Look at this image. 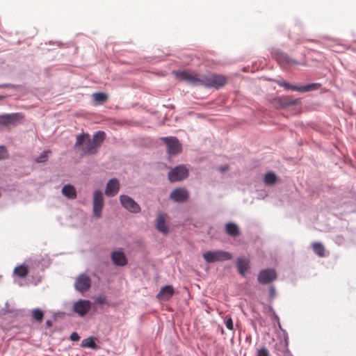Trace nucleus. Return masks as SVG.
<instances>
[{"mask_svg": "<svg viewBox=\"0 0 356 356\" xmlns=\"http://www.w3.org/2000/svg\"><path fill=\"white\" fill-rule=\"evenodd\" d=\"M95 302L100 305L104 304L105 298L103 297H99L96 299Z\"/></svg>", "mask_w": 356, "mask_h": 356, "instance_id": "obj_37", "label": "nucleus"}, {"mask_svg": "<svg viewBox=\"0 0 356 356\" xmlns=\"http://www.w3.org/2000/svg\"><path fill=\"white\" fill-rule=\"evenodd\" d=\"M47 325H49V326H51V321H47Z\"/></svg>", "mask_w": 356, "mask_h": 356, "instance_id": "obj_38", "label": "nucleus"}, {"mask_svg": "<svg viewBox=\"0 0 356 356\" xmlns=\"http://www.w3.org/2000/svg\"><path fill=\"white\" fill-rule=\"evenodd\" d=\"M312 249L315 254H316L320 257H323L325 256V250L324 246L318 242H315L312 243Z\"/></svg>", "mask_w": 356, "mask_h": 356, "instance_id": "obj_25", "label": "nucleus"}, {"mask_svg": "<svg viewBox=\"0 0 356 356\" xmlns=\"http://www.w3.org/2000/svg\"><path fill=\"white\" fill-rule=\"evenodd\" d=\"M22 119L20 113H10L0 115V125L15 124L17 122Z\"/></svg>", "mask_w": 356, "mask_h": 356, "instance_id": "obj_14", "label": "nucleus"}, {"mask_svg": "<svg viewBox=\"0 0 356 356\" xmlns=\"http://www.w3.org/2000/svg\"><path fill=\"white\" fill-rule=\"evenodd\" d=\"M225 325L227 328L229 330H232L234 329L233 321L230 316L226 317Z\"/></svg>", "mask_w": 356, "mask_h": 356, "instance_id": "obj_33", "label": "nucleus"}, {"mask_svg": "<svg viewBox=\"0 0 356 356\" xmlns=\"http://www.w3.org/2000/svg\"><path fill=\"white\" fill-rule=\"evenodd\" d=\"M120 189V184L117 179H111L106 184L105 194L107 196H114Z\"/></svg>", "mask_w": 356, "mask_h": 356, "instance_id": "obj_16", "label": "nucleus"}, {"mask_svg": "<svg viewBox=\"0 0 356 356\" xmlns=\"http://www.w3.org/2000/svg\"><path fill=\"white\" fill-rule=\"evenodd\" d=\"M74 147L81 152L82 156L95 154L97 149L92 143L88 134H82L76 136V141Z\"/></svg>", "mask_w": 356, "mask_h": 356, "instance_id": "obj_1", "label": "nucleus"}, {"mask_svg": "<svg viewBox=\"0 0 356 356\" xmlns=\"http://www.w3.org/2000/svg\"><path fill=\"white\" fill-rule=\"evenodd\" d=\"M91 286V280L89 276L81 274L76 280L74 283L75 289L79 292L87 291Z\"/></svg>", "mask_w": 356, "mask_h": 356, "instance_id": "obj_12", "label": "nucleus"}, {"mask_svg": "<svg viewBox=\"0 0 356 356\" xmlns=\"http://www.w3.org/2000/svg\"><path fill=\"white\" fill-rule=\"evenodd\" d=\"M275 58L278 63L282 67L291 66L294 65H305L306 64L305 58L302 61H296V60L291 58L289 55L284 54H277Z\"/></svg>", "mask_w": 356, "mask_h": 356, "instance_id": "obj_13", "label": "nucleus"}, {"mask_svg": "<svg viewBox=\"0 0 356 356\" xmlns=\"http://www.w3.org/2000/svg\"><path fill=\"white\" fill-rule=\"evenodd\" d=\"M277 180L276 175L273 172H268L266 174L264 177V181L266 184L272 185L275 183Z\"/></svg>", "mask_w": 356, "mask_h": 356, "instance_id": "obj_28", "label": "nucleus"}, {"mask_svg": "<svg viewBox=\"0 0 356 356\" xmlns=\"http://www.w3.org/2000/svg\"><path fill=\"white\" fill-rule=\"evenodd\" d=\"M62 193L69 199H75L76 197V189L71 184L65 185L62 188Z\"/></svg>", "mask_w": 356, "mask_h": 356, "instance_id": "obj_21", "label": "nucleus"}, {"mask_svg": "<svg viewBox=\"0 0 356 356\" xmlns=\"http://www.w3.org/2000/svg\"><path fill=\"white\" fill-rule=\"evenodd\" d=\"M173 73L177 79L181 81L194 85L201 84V79L197 77L196 74L194 73L186 71H175Z\"/></svg>", "mask_w": 356, "mask_h": 356, "instance_id": "obj_10", "label": "nucleus"}, {"mask_svg": "<svg viewBox=\"0 0 356 356\" xmlns=\"http://www.w3.org/2000/svg\"><path fill=\"white\" fill-rule=\"evenodd\" d=\"M81 346L83 348H90L92 349H97V348L93 337H88L83 339L81 342Z\"/></svg>", "mask_w": 356, "mask_h": 356, "instance_id": "obj_26", "label": "nucleus"}, {"mask_svg": "<svg viewBox=\"0 0 356 356\" xmlns=\"http://www.w3.org/2000/svg\"><path fill=\"white\" fill-rule=\"evenodd\" d=\"M175 291L171 285H166L162 287L157 294V298L161 300H168L174 294Z\"/></svg>", "mask_w": 356, "mask_h": 356, "instance_id": "obj_18", "label": "nucleus"}, {"mask_svg": "<svg viewBox=\"0 0 356 356\" xmlns=\"http://www.w3.org/2000/svg\"><path fill=\"white\" fill-rule=\"evenodd\" d=\"M79 335L76 332H73L70 335V339L73 341H79Z\"/></svg>", "mask_w": 356, "mask_h": 356, "instance_id": "obj_35", "label": "nucleus"}, {"mask_svg": "<svg viewBox=\"0 0 356 356\" xmlns=\"http://www.w3.org/2000/svg\"><path fill=\"white\" fill-rule=\"evenodd\" d=\"M13 273L17 277L24 278L29 273L28 267L25 265H20L15 268Z\"/></svg>", "mask_w": 356, "mask_h": 356, "instance_id": "obj_24", "label": "nucleus"}, {"mask_svg": "<svg viewBox=\"0 0 356 356\" xmlns=\"http://www.w3.org/2000/svg\"><path fill=\"white\" fill-rule=\"evenodd\" d=\"M51 154L50 150L43 152L40 156L35 159L37 163H44L48 159V155Z\"/></svg>", "mask_w": 356, "mask_h": 356, "instance_id": "obj_30", "label": "nucleus"}, {"mask_svg": "<svg viewBox=\"0 0 356 356\" xmlns=\"http://www.w3.org/2000/svg\"><path fill=\"white\" fill-rule=\"evenodd\" d=\"M111 259L116 266H124L127 263L124 254L121 251L113 252L111 254Z\"/></svg>", "mask_w": 356, "mask_h": 356, "instance_id": "obj_19", "label": "nucleus"}, {"mask_svg": "<svg viewBox=\"0 0 356 356\" xmlns=\"http://www.w3.org/2000/svg\"><path fill=\"white\" fill-rule=\"evenodd\" d=\"M269 296L271 299L274 298L275 297V293H276V291H275V288L273 286H270L269 287Z\"/></svg>", "mask_w": 356, "mask_h": 356, "instance_id": "obj_34", "label": "nucleus"}, {"mask_svg": "<svg viewBox=\"0 0 356 356\" xmlns=\"http://www.w3.org/2000/svg\"><path fill=\"white\" fill-rule=\"evenodd\" d=\"M227 169V168H222V171H225V170H226Z\"/></svg>", "mask_w": 356, "mask_h": 356, "instance_id": "obj_39", "label": "nucleus"}, {"mask_svg": "<svg viewBox=\"0 0 356 356\" xmlns=\"http://www.w3.org/2000/svg\"><path fill=\"white\" fill-rule=\"evenodd\" d=\"M106 138V134L102 131H99L96 132L91 139L92 143L94 144L97 149L101 146L102 143L104 140Z\"/></svg>", "mask_w": 356, "mask_h": 356, "instance_id": "obj_22", "label": "nucleus"}, {"mask_svg": "<svg viewBox=\"0 0 356 356\" xmlns=\"http://www.w3.org/2000/svg\"><path fill=\"white\" fill-rule=\"evenodd\" d=\"M31 316L36 321L41 322L44 317V313L42 310L35 309L32 311Z\"/></svg>", "mask_w": 356, "mask_h": 356, "instance_id": "obj_27", "label": "nucleus"}, {"mask_svg": "<svg viewBox=\"0 0 356 356\" xmlns=\"http://www.w3.org/2000/svg\"><path fill=\"white\" fill-rule=\"evenodd\" d=\"M257 356H270V354L266 347H262L257 350Z\"/></svg>", "mask_w": 356, "mask_h": 356, "instance_id": "obj_32", "label": "nucleus"}, {"mask_svg": "<svg viewBox=\"0 0 356 356\" xmlns=\"http://www.w3.org/2000/svg\"><path fill=\"white\" fill-rule=\"evenodd\" d=\"M237 267L239 273L243 276L250 268V261L246 258L239 257L237 260Z\"/></svg>", "mask_w": 356, "mask_h": 356, "instance_id": "obj_20", "label": "nucleus"}, {"mask_svg": "<svg viewBox=\"0 0 356 356\" xmlns=\"http://www.w3.org/2000/svg\"><path fill=\"white\" fill-rule=\"evenodd\" d=\"M189 197L188 192L184 188H177L170 194V198L177 202H184Z\"/></svg>", "mask_w": 356, "mask_h": 356, "instance_id": "obj_15", "label": "nucleus"}, {"mask_svg": "<svg viewBox=\"0 0 356 356\" xmlns=\"http://www.w3.org/2000/svg\"><path fill=\"white\" fill-rule=\"evenodd\" d=\"M225 229L227 234L231 236H236L240 234L238 226L233 222L227 223Z\"/></svg>", "mask_w": 356, "mask_h": 356, "instance_id": "obj_23", "label": "nucleus"}, {"mask_svg": "<svg viewBox=\"0 0 356 356\" xmlns=\"http://www.w3.org/2000/svg\"><path fill=\"white\" fill-rule=\"evenodd\" d=\"M93 214L97 218H100L104 207V197L102 191L97 190L93 194Z\"/></svg>", "mask_w": 356, "mask_h": 356, "instance_id": "obj_6", "label": "nucleus"}, {"mask_svg": "<svg viewBox=\"0 0 356 356\" xmlns=\"http://www.w3.org/2000/svg\"><path fill=\"white\" fill-rule=\"evenodd\" d=\"M92 96H93L94 99L96 102H98L100 103L105 102L108 99L107 95L103 92H96V93H94Z\"/></svg>", "mask_w": 356, "mask_h": 356, "instance_id": "obj_29", "label": "nucleus"}, {"mask_svg": "<svg viewBox=\"0 0 356 356\" xmlns=\"http://www.w3.org/2000/svg\"><path fill=\"white\" fill-rule=\"evenodd\" d=\"M202 256L208 263L227 261L232 257L229 252L222 250L207 251Z\"/></svg>", "mask_w": 356, "mask_h": 356, "instance_id": "obj_2", "label": "nucleus"}, {"mask_svg": "<svg viewBox=\"0 0 356 356\" xmlns=\"http://www.w3.org/2000/svg\"><path fill=\"white\" fill-rule=\"evenodd\" d=\"M298 102V99H293L288 102H285L283 103L284 105L289 106V105H296Z\"/></svg>", "mask_w": 356, "mask_h": 356, "instance_id": "obj_36", "label": "nucleus"}, {"mask_svg": "<svg viewBox=\"0 0 356 356\" xmlns=\"http://www.w3.org/2000/svg\"><path fill=\"white\" fill-rule=\"evenodd\" d=\"M188 177V170L184 165H179L172 169L168 173L170 182L180 181Z\"/></svg>", "mask_w": 356, "mask_h": 356, "instance_id": "obj_3", "label": "nucleus"}, {"mask_svg": "<svg viewBox=\"0 0 356 356\" xmlns=\"http://www.w3.org/2000/svg\"><path fill=\"white\" fill-rule=\"evenodd\" d=\"M166 217V214L159 213L156 220V228L164 234L168 232V227L165 222Z\"/></svg>", "mask_w": 356, "mask_h": 356, "instance_id": "obj_17", "label": "nucleus"}, {"mask_svg": "<svg viewBox=\"0 0 356 356\" xmlns=\"http://www.w3.org/2000/svg\"><path fill=\"white\" fill-rule=\"evenodd\" d=\"M8 157L6 148L4 146H0V160L6 159Z\"/></svg>", "mask_w": 356, "mask_h": 356, "instance_id": "obj_31", "label": "nucleus"}, {"mask_svg": "<svg viewBox=\"0 0 356 356\" xmlns=\"http://www.w3.org/2000/svg\"><path fill=\"white\" fill-rule=\"evenodd\" d=\"M227 83L225 76L218 74H211L201 79V84L207 87H221Z\"/></svg>", "mask_w": 356, "mask_h": 356, "instance_id": "obj_4", "label": "nucleus"}, {"mask_svg": "<svg viewBox=\"0 0 356 356\" xmlns=\"http://www.w3.org/2000/svg\"><path fill=\"white\" fill-rule=\"evenodd\" d=\"M92 303L88 300H79L74 303L72 310L80 316H84L91 309Z\"/></svg>", "mask_w": 356, "mask_h": 356, "instance_id": "obj_11", "label": "nucleus"}, {"mask_svg": "<svg viewBox=\"0 0 356 356\" xmlns=\"http://www.w3.org/2000/svg\"><path fill=\"white\" fill-rule=\"evenodd\" d=\"M278 84H279V86L284 87L286 89H290L292 90L302 92L317 90L320 88L319 83H309V84H307L305 86H298L291 85L285 81H279Z\"/></svg>", "mask_w": 356, "mask_h": 356, "instance_id": "obj_8", "label": "nucleus"}, {"mask_svg": "<svg viewBox=\"0 0 356 356\" xmlns=\"http://www.w3.org/2000/svg\"><path fill=\"white\" fill-rule=\"evenodd\" d=\"M161 140L167 147V152L170 155H176L181 152V145L175 137H164Z\"/></svg>", "mask_w": 356, "mask_h": 356, "instance_id": "obj_5", "label": "nucleus"}, {"mask_svg": "<svg viewBox=\"0 0 356 356\" xmlns=\"http://www.w3.org/2000/svg\"><path fill=\"white\" fill-rule=\"evenodd\" d=\"M277 278L276 271L273 268H267L259 272L257 280L261 284H268Z\"/></svg>", "mask_w": 356, "mask_h": 356, "instance_id": "obj_7", "label": "nucleus"}, {"mask_svg": "<svg viewBox=\"0 0 356 356\" xmlns=\"http://www.w3.org/2000/svg\"><path fill=\"white\" fill-rule=\"evenodd\" d=\"M120 203L129 212L137 213L140 211V207L131 197L122 195L120 197Z\"/></svg>", "mask_w": 356, "mask_h": 356, "instance_id": "obj_9", "label": "nucleus"}]
</instances>
